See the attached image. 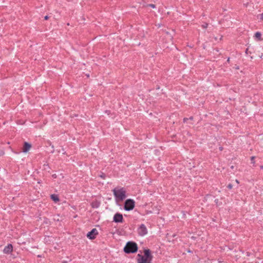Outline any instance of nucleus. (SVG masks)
Masks as SVG:
<instances>
[{
	"label": "nucleus",
	"instance_id": "obj_16",
	"mask_svg": "<svg viewBox=\"0 0 263 263\" xmlns=\"http://www.w3.org/2000/svg\"><path fill=\"white\" fill-rule=\"evenodd\" d=\"M254 158H255V157H254V156H252L251 157V161H252V163H255Z\"/></svg>",
	"mask_w": 263,
	"mask_h": 263
},
{
	"label": "nucleus",
	"instance_id": "obj_27",
	"mask_svg": "<svg viewBox=\"0 0 263 263\" xmlns=\"http://www.w3.org/2000/svg\"><path fill=\"white\" fill-rule=\"evenodd\" d=\"M62 263H67V261H63Z\"/></svg>",
	"mask_w": 263,
	"mask_h": 263
},
{
	"label": "nucleus",
	"instance_id": "obj_5",
	"mask_svg": "<svg viewBox=\"0 0 263 263\" xmlns=\"http://www.w3.org/2000/svg\"><path fill=\"white\" fill-rule=\"evenodd\" d=\"M138 233L141 236H143L147 233V228L144 224H141L138 228Z\"/></svg>",
	"mask_w": 263,
	"mask_h": 263
},
{
	"label": "nucleus",
	"instance_id": "obj_25",
	"mask_svg": "<svg viewBox=\"0 0 263 263\" xmlns=\"http://www.w3.org/2000/svg\"><path fill=\"white\" fill-rule=\"evenodd\" d=\"M219 149H220V151H222L223 148H222V147H220L219 148Z\"/></svg>",
	"mask_w": 263,
	"mask_h": 263
},
{
	"label": "nucleus",
	"instance_id": "obj_26",
	"mask_svg": "<svg viewBox=\"0 0 263 263\" xmlns=\"http://www.w3.org/2000/svg\"><path fill=\"white\" fill-rule=\"evenodd\" d=\"M248 49H246V52L247 53H248Z\"/></svg>",
	"mask_w": 263,
	"mask_h": 263
},
{
	"label": "nucleus",
	"instance_id": "obj_29",
	"mask_svg": "<svg viewBox=\"0 0 263 263\" xmlns=\"http://www.w3.org/2000/svg\"><path fill=\"white\" fill-rule=\"evenodd\" d=\"M260 168H263V166H260Z\"/></svg>",
	"mask_w": 263,
	"mask_h": 263
},
{
	"label": "nucleus",
	"instance_id": "obj_17",
	"mask_svg": "<svg viewBox=\"0 0 263 263\" xmlns=\"http://www.w3.org/2000/svg\"><path fill=\"white\" fill-rule=\"evenodd\" d=\"M233 187V185L232 184H229L228 185V187L229 189H231Z\"/></svg>",
	"mask_w": 263,
	"mask_h": 263
},
{
	"label": "nucleus",
	"instance_id": "obj_20",
	"mask_svg": "<svg viewBox=\"0 0 263 263\" xmlns=\"http://www.w3.org/2000/svg\"><path fill=\"white\" fill-rule=\"evenodd\" d=\"M189 119L188 118H185L183 119V122H186V121L188 120Z\"/></svg>",
	"mask_w": 263,
	"mask_h": 263
},
{
	"label": "nucleus",
	"instance_id": "obj_19",
	"mask_svg": "<svg viewBox=\"0 0 263 263\" xmlns=\"http://www.w3.org/2000/svg\"><path fill=\"white\" fill-rule=\"evenodd\" d=\"M25 243V242H24L23 241H21V240L18 242L19 244H24Z\"/></svg>",
	"mask_w": 263,
	"mask_h": 263
},
{
	"label": "nucleus",
	"instance_id": "obj_23",
	"mask_svg": "<svg viewBox=\"0 0 263 263\" xmlns=\"http://www.w3.org/2000/svg\"><path fill=\"white\" fill-rule=\"evenodd\" d=\"M227 61L229 62L230 61V58H228L227 59Z\"/></svg>",
	"mask_w": 263,
	"mask_h": 263
},
{
	"label": "nucleus",
	"instance_id": "obj_13",
	"mask_svg": "<svg viewBox=\"0 0 263 263\" xmlns=\"http://www.w3.org/2000/svg\"><path fill=\"white\" fill-rule=\"evenodd\" d=\"M146 6H147V7H148H148H152V8H156V6H155V5H154V4H148V5H146Z\"/></svg>",
	"mask_w": 263,
	"mask_h": 263
},
{
	"label": "nucleus",
	"instance_id": "obj_8",
	"mask_svg": "<svg viewBox=\"0 0 263 263\" xmlns=\"http://www.w3.org/2000/svg\"><path fill=\"white\" fill-rule=\"evenodd\" d=\"M13 251V246L11 244H8L6 246L3 250L5 254H10Z\"/></svg>",
	"mask_w": 263,
	"mask_h": 263
},
{
	"label": "nucleus",
	"instance_id": "obj_24",
	"mask_svg": "<svg viewBox=\"0 0 263 263\" xmlns=\"http://www.w3.org/2000/svg\"><path fill=\"white\" fill-rule=\"evenodd\" d=\"M193 118L192 117H191L190 118V120H193Z\"/></svg>",
	"mask_w": 263,
	"mask_h": 263
},
{
	"label": "nucleus",
	"instance_id": "obj_7",
	"mask_svg": "<svg viewBox=\"0 0 263 263\" xmlns=\"http://www.w3.org/2000/svg\"><path fill=\"white\" fill-rule=\"evenodd\" d=\"M123 219V216L121 214L117 213L114 216V221L116 222H122Z\"/></svg>",
	"mask_w": 263,
	"mask_h": 263
},
{
	"label": "nucleus",
	"instance_id": "obj_3",
	"mask_svg": "<svg viewBox=\"0 0 263 263\" xmlns=\"http://www.w3.org/2000/svg\"><path fill=\"white\" fill-rule=\"evenodd\" d=\"M138 250V246L136 243L133 241L128 242L124 248V251L126 253H135Z\"/></svg>",
	"mask_w": 263,
	"mask_h": 263
},
{
	"label": "nucleus",
	"instance_id": "obj_18",
	"mask_svg": "<svg viewBox=\"0 0 263 263\" xmlns=\"http://www.w3.org/2000/svg\"><path fill=\"white\" fill-rule=\"evenodd\" d=\"M259 18H260V20H263V13L260 14L259 15Z\"/></svg>",
	"mask_w": 263,
	"mask_h": 263
},
{
	"label": "nucleus",
	"instance_id": "obj_22",
	"mask_svg": "<svg viewBox=\"0 0 263 263\" xmlns=\"http://www.w3.org/2000/svg\"><path fill=\"white\" fill-rule=\"evenodd\" d=\"M235 182H236L237 184H239V181H238L237 179H236V180H235Z\"/></svg>",
	"mask_w": 263,
	"mask_h": 263
},
{
	"label": "nucleus",
	"instance_id": "obj_4",
	"mask_svg": "<svg viewBox=\"0 0 263 263\" xmlns=\"http://www.w3.org/2000/svg\"><path fill=\"white\" fill-rule=\"evenodd\" d=\"M135 205V202L134 200L131 199H127L124 203V209L126 211L132 210Z\"/></svg>",
	"mask_w": 263,
	"mask_h": 263
},
{
	"label": "nucleus",
	"instance_id": "obj_31",
	"mask_svg": "<svg viewBox=\"0 0 263 263\" xmlns=\"http://www.w3.org/2000/svg\"><path fill=\"white\" fill-rule=\"evenodd\" d=\"M3 154H4V153L3 152V153H2V155H3ZM1 154H0V156H1Z\"/></svg>",
	"mask_w": 263,
	"mask_h": 263
},
{
	"label": "nucleus",
	"instance_id": "obj_2",
	"mask_svg": "<svg viewBox=\"0 0 263 263\" xmlns=\"http://www.w3.org/2000/svg\"><path fill=\"white\" fill-rule=\"evenodd\" d=\"M112 192L116 200L122 201L126 198V191L123 187L115 188Z\"/></svg>",
	"mask_w": 263,
	"mask_h": 263
},
{
	"label": "nucleus",
	"instance_id": "obj_12",
	"mask_svg": "<svg viewBox=\"0 0 263 263\" xmlns=\"http://www.w3.org/2000/svg\"><path fill=\"white\" fill-rule=\"evenodd\" d=\"M261 33L259 32H257L255 34V36L256 38L258 39V40L261 41L262 40V39L261 38Z\"/></svg>",
	"mask_w": 263,
	"mask_h": 263
},
{
	"label": "nucleus",
	"instance_id": "obj_11",
	"mask_svg": "<svg viewBox=\"0 0 263 263\" xmlns=\"http://www.w3.org/2000/svg\"><path fill=\"white\" fill-rule=\"evenodd\" d=\"M100 205V203L97 201H95L92 202L91 203V206L93 208H98Z\"/></svg>",
	"mask_w": 263,
	"mask_h": 263
},
{
	"label": "nucleus",
	"instance_id": "obj_28",
	"mask_svg": "<svg viewBox=\"0 0 263 263\" xmlns=\"http://www.w3.org/2000/svg\"><path fill=\"white\" fill-rule=\"evenodd\" d=\"M215 40H217V38L216 37H215Z\"/></svg>",
	"mask_w": 263,
	"mask_h": 263
},
{
	"label": "nucleus",
	"instance_id": "obj_14",
	"mask_svg": "<svg viewBox=\"0 0 263 263\" xmlns=\"http://www.w3.org/2000/svg\"><path fill=\"white\" fill-rule=\"evenodd\" d=\"M208 26V23H204L203 25H202V27L203 28H206Z\"/></svg>",
	"mask_w": 263,
	"mask_h": 263
},
{
	"label": "nucleus",
	"instance_id": "obj_6",
	"mask_svg": "<svg viewBox=\"0 0 263 263\" xmlns=\"http://www.w3.org/2000/svg\"><path fill=\"white\" fill-rule=\"evenodd\" d=\"M98 234V231L96 229H93L91 231L89 232L87 234V237L90 239H93Z\"/></svg>",
	"mask_w": 263,
	"mask_h": 263
},
{
	"label": "nucleus",
	"instance_id": "obj_1",
	"mask_svg": "<svg viewBox=\"0 0 263 263\" xmlns=\"http://www.w3.org/2000/svg\"><path fill=\"white\" fill-rule=\"evenodd\" d=\"M138 263H152L153 256L149 249L144 250V255L138 254Z\"/></svg>",
	"mask_w": 263,
	"mask_h": 263
},
{
	"label": "nucleus",
	"instance_id": "obj_15",
	"mask_svg": "<svg viewBox=\"0 0 263 263\" xmlns=\"http://www.w3.org/2000/svg\"><path fill=\"white\" fill-rule=\"evenodd\" d=\"M105 174L104 173H102L101 175H100V177L102 179H104L105 178Z\"/></svg>",
	"mask_w": 263,
	"mask_h": 263
},
{
	"label": "nucleus",
	"instance_id": "obj_9",
	"mask_svg": "<svg viewBox=\"0 0 263 263\" xmlns=\"http://www.w3.org/2000/svg\"><path fill=\"white\" fill-rule=\"evenodd\" d=\"M31 147V145L30 144H29V143H28L27 142H25L24 143V145L23 146V152H24V153L28 152L30 150Z\"/></svg>",
	"mask_w": 263,
	"mask_h": 263
},
{
	"label": "nucleus",
	"instance_id": "obj_10",
	"mask_svg": "<svg viewBox=\"0 0 263 263\" xmlns=\"http://www.w3.org/2000/svg\"><path fill=\"white\" fill-rule=\"evenodd\" d=\"M51 198L55 202H57L59 201V198L57 195L52 194L51 195Z\"/></svg>",
	"mask_w": 263,
	"mask_h": 263
},
{
	"label": "nucleus",
	"instance_id": "obj_21",
	"mask_svg": "<svg viewBox=\"0 0 263 263\" xmlns=\"http://www.w3.org/2000/svg\"><path fill=\"white\" fill-rule=\"evenodd\" d=\"M48 18H49V17H48V16L47 15H46V16H45L44 17V18H45V20H48Z\"/></svg>",
	"mask_w": 263,
	"mask_h": 263
},
{
	"label": "nucleus",
	"instance_id": "obj_30",
	"mask_svg": "<svg viewBox=\"0 0 263 263\" xmlns=\"http://www.w3.org/2000/svg\"><path fill=\"white\" fill-rule=\"evenodd\" d=\"M236 69H238L239 67H236Z\"/></svg>",
	"mask_w": 263,
	"mask_h": 263
}]
</instances>
